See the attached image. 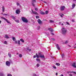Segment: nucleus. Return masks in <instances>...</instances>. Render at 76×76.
<instances>
[{"label":"nucleus","mask_w":76,"mask_h":76,"mask_svg":"<svg viewBox=\"0 0 76 76\" xmlns=\"http://www.w3.org/2000/svg\"><path fill=\"white\" fill-rule=\"evenodd\" d=\"M20 41L22 42H24V40L22 39H20Z\"/></svg>","instance_id":"nucleus-20"},{"label":"nucleus","mask_w":76,"mask_h":76,"mask_svg":"<svg viewBox=\"0 0 76 76\" xmlns=\"http://www.w3.org/2000/svg\"><path fill=\"white\" fill-rule=\"evenodd\" d=\"M69 47H71V46H70V45H68Z\"/></svg>","instance_id":"nucleus-56"},{"label":"nucleus","mask_w":76,"mask_h":76,"mask_svg":"<svg viewBox=\"0 0 76 76\" xmlns=\"http://www.w3.org/2000/svg\"><path fill=\"white\" fill-rule=\"evenodd\" d=\"M56 76H57V75H58V73L57 72L56 73Z\"/></svg>","instance_id":"nucleus-45"},{"label":"nucleus","mask_w":76,"mask_h":76,"mask_svg":"<svg viewBox=\"0 0 76 76\" xmlns=\"http://www.w3.org/2000/svg\"><path fill=\"white\" fill-rule=\"evenodd\" d=\"M31 50V49H29L28 51H30Z\"/></svg>","instance_id":"nucleus-52"},{"label":"nucleus","mask_w":76,"mask_h":76,"mask_svg":"<svg viewBox=\"0 0 76 76\" xmlns=\"http://www.w3.org/2000/svg\"><path fill=\"white\" fill-rule=\"evenodd\" d=\"M65 9V6H61L60 8V10H61V11H63L64 9Z\"/></svg>","instance_id":"nucleus-3"},{"label":"nucleus","mask_w":76,"mask_h":76,"mask_svg":"<svg viewBox=\"0 0 76 76\" xmlns=\"http://www.w3.org/2000/svg\"><path fill=\"white\" fill-rule=\"evenodd\" d=\"M4 10H5V8H4V7H2V11L3 12H4Z\"/></svg>","instance_id":"nucleus-17"},{"label":"nucleus","mask_w":76,"mask_h":76,"mask_svg":"<svg viewBox=\"0 0 76 76\" xmlns=\"http://www.w3.org/2000/svg\"><path fill=\"white\" fill-rule=\"evenodd\" d=\"M4 44H6V45H7V41H5Z\"/></svg>","instance_id":"nucleus-25"},{"label":"nucleus","mask_w":76,"mask_h":76,"mask_svg":"<svg viewBox=\"0 0 76 76\" xmlns=\"http://www.w3.org/2000/svg\"><path fill=\"white\" fill-rule=\"evenodd\" d=\"M18 54H19V53H17V54L18 55Z\"/></svg>","instance_id":"nucleus-61"},{"label":"nucleus","mask_w":76,"mask_h":76,"mask_svg":"<svg viewBox=\"0 0 76 76\" xmlns=\"http://www.w3.org/2000/svg\"><path fill=\"white\" fill-rule=\"evenodd\" d=\"M35 10H36V11H37V10H38V9H37V8H35Z\"/></svg>","instance_id":"nucleus-40"},{"label":"nucleus","mask_w":76,"mask_h":76,"mask_svg":"<svg viewBox=\"0 0 76 76\" xmlns=\"http://www.w3.org/2000/svg\"><path fill=\"white\" fill-rule=\"evenodd\" d=\"M72 22H74L75 20H72Z\"/></svg>","instance_id":"nucleus-51"},{"label":"nucleus","mask_w":76,"mask_h":76,"mask_svg":"<svg viewBox=\"0 0 76 76\" xmlns=\"http://www.w3.org/2000/svg\"><path fill=\"white\" fill-rule=\"evenodd\" d=\"M37 67H39V64H37Z\"/></svg>","instance_id":"nucleus-35"},{"label":"nucleus","mask_w":76,"mask_h":76,"mask_svg":"<svg viewBox=\"0 0 76 76\" xmlns=\"http://www.w3.org/2000/svg\"><path fill=\"white\" fill-rule=\"evenodd\" d=\"M1 20H0V24H1Z\"/></svg>","instance_id":"nucleus-49"},{"label":"nucleus","mask_w":76,"mask_h":76,"mask_svg":"<svg viewBox=\"0 0 76 76\" xmlns=\"http://www.w3.org/2000/svg\"><path fill=\"white\" fill-rule=\"evenodd\" d=\"M50 23H54V21H53V20H50Z\"/></svg>","instance_id":"nucleus-24"},{"label":"nucleus","mask_w":76,"mask_h":76,"mask_svg":"<svg viewBox=\"0 0 76 76\" xmlns=\"http://www.w3.org/2000/svg\"><path fill=\"white\" fill-rule=\"evenodd\" d=\"M61 25H62L63 26V24H61Z\"/></svg>","instance_id":"nucleus-59"},{"label":"nucleus","mask_w":76,"mask_h":76,"mask_svg":"<svg viewBox=\"0 0 76 76\" xmlns=\"http://www.w3.org/2000/svg\"><path fill=\"white\" fill-rule=\"evenodd\" d=\"M56 65H57V66H60V64H59V63H56Z\"/></svg>","instance_id":"nucleus-26"},{"label":"nucleus","mask_w":76,"mask_h":76,"mask_svg":"<svg viewBox=\"0 0 76 76\" xmlns=\"http://www.w3.org/2000/svg\"><path fill=\"white\" fill-rule=\"evenodd\" d=\"M51 34L52 35H54V34L53 33H51Z\"/></svg>","instance_id":"nucleus-47"},{"label":"nucleus","mask_w":76,"mask_h":76,"mask_svg":"<svg viewBox=\"0 0 76 76\" xmlns=\"http://www.w3.org/2000/svg\"><path fill=\"white\" fill-rule=\"evenodd\" d=\"M36 19H39V16H36Z\"/></svg>","instance_id":"nucleus-30"},{"label":"nucleus","mask_w":76,"mask_h":76,"mask_svg":"<svg viewBox=\"0 0 76 76\" xmlns=\"http://www.w3.org/2000/svg\"><path fill=\"white\" fill-rule=\"evenodd\" d=\"M72 66L75 68H76V63H74L72 64Z\"/></svg>","instance_id":"nucleus-9"},{"label":"nucleus","mask_w":76,"mask_h":76,"mask_svg":"<svg viewBox=\"0 0 76 76\" xmlns=\"http://www.w3.org/2000/svg\"><path fill=\"white\" fill-rule=\"evenodd\" d=\"M44 3H46V2L44 1Z\"/></svg>","instance_id":"nucleus-57"},{"label":"nucleus","mask_w":76,"mask_h":76,"mask_svg":"<svg viewBox=\"0 0 76 76\" xmlns=\"http://www.w3.org/2000/svg\"><path fill=\"white\" fill-rule=\"evenodd\" d=\"M18 43L19 44V45H20V40L18 41Z\"/></svg>","instance_id":"nucleus-36"},{"label":"nucleus","mask_w":76,"mask_h":76,"mask_svg":"<svg viewBox=\"0 0 76 76\" xmlns=\"http://www.w3.org/2000/svg\"><path fill=\"white\" fill-rule=\"evenodd\" d=\"M66 23L67 25H70V23L68 22H66Z\"/></svg>","instance_id":"nucleus-31"},{"label":"nucleus","mask_w":76,"mask_h":76,"mask_svg":"<svg viewBox=\"0 0 76 76\" xmlns=\"http://www.w3.org/2000/svg\"><path fill=\"white\" fill-rule=\"evenodd\" d=\"M0 76H4V74L2 72L0 73Z\"/></svg>","instance_id":"nucleus-15"},{"label":"nucleus","mask_w":76,"mask_h":76,"mask_svg":"<svg viewBox=\"0 0 76 76\" xmlns=\"http://www.w3.org/2000/svg\"><path fill=\"white\" fill-rule=\"evenodd\" d=\"M36 60H37V61H40V59H39V58H37Z\"/></svg>","instance_id":"nucleus-27"},{"label":"nucleus","mask_w":76,"mask_h":76,"mask_svg":"<svg viewBox=\"0 0 76 76\" xmlns=\"http://www.w3.org/2000/svg\"><path fill=\"white\" fill-rule=\"evenodd\" d=\"M38 22L39 23V24H41L42 23V21L40 20V19H39L38 20Z\"/></svg>","instance_id":"nucleus-7"},{"label":"nucleus","mask_w":76,"mask_h":76,"mask_svg":"<svg viewBox=\"0 0 76 76\" xmlns=\"http://www.w3.org/2000/svg\"><path fill=\"white\" fill-rule=\"evenodd\" d=\"M16 12L17 14H19L20 13V11L19 9H18L16 10Z\"/></svg>","instance_id":"nucleus-6"},{"label":"nucleus","mask_w":76,"mask_h":76,"mask_svg":"<svg viewBox=\"0 0 76 76\" xmlns=\"http://www.w3.org/2000/svg\"><path fill=\"white\" fill-rule=\"evenodd\" d=\"M36 57H37V56H36V55H34V58H36Z\"/></svg>","instance_id":"nucleus-41"},{"label":"nucleus","mask_w":76,"mask_h":76,"mask_svg":"<svg viewBox=\"0 0 76 76\" xmlns=\"http://www.w3.org/2000/svg\"><path fill=\"white\" fill-rule=\"evenodd\" d=\"M15 42L16 44H18V41H15Z\"/></svg>","instance_id":"nucleus-39"},{"label":"nucleus","mask_w":76,"mask_h":76,"mask_svg":"<svg viewBox=\"0 0 76 76\" xmlns=\"http://www.w3.org/2000/svg\"><path fill=\"white\" fill-rule=\"evenodd\" d=\"M72 9H73L74 8H75V6H76V4H73L72 5Z\"/></svg>","instance_id":"nucleus-11"},{"label":"nucleus","mask_w":76,"mask_h":76,"mask_svg":"<svg viewBox=\"0 0 76 76\" xmlns=\"http://www.w3.org/2000/svg\"><path fill=\"white\" fill-rule=\"evenodd\" d=\"M32 12L33 14H35V15H38V13L37 12L35 11H32Z\"/></svg>","instance_id":"nucleus-13"},{"label":"nucleus","mask_w":76,"mask_h":76,"mask_svg":"<svg viewBox=\"0 0 76 76\" xmlns=\"http://www.w3.org/2000/svg\"><path fill=\"white\" fill-rule=\"evenodd\" d=\"M27 50H29V48H28V47H27Z\"/></svg>","instance_id":"nucleus-46"},{"label":"nucleus","mask_w":76,"mask_h":76,"mask_svg":"<svg viewBox=\"0 0 76 76\" xmlns=\"http://www.w3.org/2000/svg\"><path fill=\"white\" fill-rule=\"evenodd\" d=\"M19 57H21L22 56V55L21 54H20L19 55Z\"/></svg>","instance_id":"nucleus-28"},{"label":"nucleus","mask_w":76,"mask_h":76,"mask_svg":"<svg viewBox=\"0 0 76 76\" xmlns=\"http://www.w3.org/2000/svg\"><path fill=\"white\" fill-rule=\"evenodd\" d=\"M48 11H45V14H48Z\"/></svg>","instance_id":"nucleus-32"},{"label":"nucleus","mask_w":76,"mask_h":76,"mask_svg":"<svg viewBox=\"0 0 76 76\" xmlns=\"http://www.w3.org/2000/svg\"><path fill=\"white\" fill-rule=\"evenodd\" d=\"M32 6L34 7L35 6V4H34L33 3H32Z\"/></svg>","instance_id":"nucleus-34"},{"label":"nucleus","mask_w":76,"mask_h":76,"mask_svg":"<svg viewBox=\"0 0 76 76\" xmlns=\"http://www.w3.org/2000/svg\"><path fill=\"white\" fill-rule=\"evenodd\" d=\"M36 57L37 58H39V55L37 54V53H36Z\"/></svg>","instance_id":"nucleus-21"},{"label":"nucleus","mask_w":76,"mask_h":76,"mask_svg":"<svg viewBox=\"0 0 76 76\" xmlns=\"http://www.w3.org/2000/svg\"><path fill=\"white\" fill-rule=\"evenodd\" d=\"M41 0V1H42L43 0Z\"/></svg>","instance_id":"nucleus-63"},{"label":"nucleus","mask_w":76,"mask_h":76,"mask_svg":"<svg viewBox=\"0 0 76 76\" xmlns=\"http://www.w3.org/2000/svg\"><path fill=\"white\" fill-rule=\"evenodd\" d=\"M56 46V47L57 49H58V50H60V47H59V46H58V44H57Z\"/></svg>","instance_id":"nucleus-10"},{"label":"nucleus","mask_w":76,"mask_h":76,"mask_svg":"<svg viewBox=\"0 0 76 76\" xmlns=\"http://www.w3.org/2000/svg\"><path fill=\"white\" fill-rule=\"evenodd\" d=\"M41 54V53H39V56H40V57L41 58H45V57H44V55H40Z\"/></svg>","instance_id":"nucleus-8"},{"label":"nucleus","mask_w":76,"mask_h":76,"mask_svg":"<svg viewBox=\"0 0 76 76\" xmlns=\"http://www.w3.org/2000/svg\"><path fill=\"white\" fill-rule=\"evenodd\" d=\"M62 15H63V14H62Z\"/></svg>","instance_id":"nucleus-62"},{"label":"nucleus","mask_w":76,"mask_h":76,"mask_svg":"<svg viewBox=\"0 0 76 76\" xmlns=\"http://www.w3.org/2000/svg\"><path fill=\"white\" fill-rule=\"evenodd\" d=\"M40 28V26H38V28H39V29Z\"/></svg>","instance_id":"nucleus-48"},{"label":"nucleus","mask_w":76,"mask_h":76,"mask_svg":"<svg viewBox=\"0 0 76 76\" xmlns=\"http://www.w3.org/2000/svg\"><path fill=\"white\" fill-rule=\"evenodd\" d=\"M60 16L61 17H63V16H62V15H60Z\"/></svg>","instance_id":"nucleus-54"},{"label":"nucleus","mask_w":76,"mask_h":76,"mask_svg":"<svg viewBox=\"0 0 76 76\" xmlns=\"http://www.w3.org/2000/svg\"><path fill=\"white\" fill-rule=\"evenodd\" d=\"M3 15H5V16H7V14H3Z\"/></svg>","instance_id":"nucleus-43"},{"label":"nucleus","mask_w":76,"mask_h":76,"mask_svg":"<svg viewBox=\"0 0 76 76\" xmlns=\"http://www.w3.org/2000/svg\"><path fill=\"white\" fill-rule=\"evenodd\" d=\"M12 40L15 41V40H16V39L15 38V37H14L12 38Z\"/></svg>","instance_id":"nucleus-23"},{"label":"nucleus","mask_w":76,"mask_h":76,"mask_svg":"<svg viewBox=\"0 0 76 76\" xmlns=\"http://www.w3.org/2000/svg\"><path fill=\"white\" fill-rule=\"evenodd\" d=\"M70 72H68L67 73H68V74H69V73H70Z\"/></svg>","instance_id":"nucleus-53"},{"label":"nucleus","mask_w":76,"mask_h":76,"mask_svg":"<svg viewBox=\"0 0 76 76\" xmlns=\"http://www.w3.org/2000/svg\"><path fill=\"white\" fill-rule=\"evenodd\" d=\"M52 39L53 41H54L55 40V39L54 38H52Z\"/></svg>","instance_id":"nucleus-38"},{"label":"nucleus","mask_w":76,"mask_h":76,"mask_svg":"<svg viewBox=\"0 0 76 76\" xmlns=\"http://www.w3.org/2000/svg\"><path fill=\"white\" fill-rule=\"evenodd\" d=\"M8 56L10 57V58H11V57H12V55L11 54H10L9 53H8Z\"/></svg>","instance_id":"nucleus-18"},{"label":"nucleus","mask_w":76,"mask_h":76,"mask_svg":"<svg viewBox=\"0 0 76 76\" xmlns=\"http://www.w3.org/2000/svg\"><path fill=\"white\" fill-rule=\"evenodd\" d=\"M53 68L55 69H56V67L55 66H53Z\"/></svg>","instance_id":"nucleus-42"},{"label":"nucleus","mask_w":76,"mask_h":76,"mask_svg":"<svg viewBox=\"0 0 76 76\" xmlns=\"http://www.w3.org/2000/svg\"><path fill=\"white\" fill-rule=\"evenodd\" d=\"M71 73H74L76 75V72H73V71H72V72H70Z\"/></svg>","instance_id":"nucleus-29"},{"label":"nucleus","mask_w":76,"mask_h":76,"mask_svg":"<svg viewBox=\"0 0 76 76\" xmlns=\"http://www.w3.org/2000/svg\"><path fill=\"white\" fill-rule=\"evenodd\" d=\"M69 42V41L68 40H66L65 41V42L64 43V44H67Z\"/></svg>","instance_id":"nucleus-16"},{"label":"nucleus","mask_w":76,"mask_h":76,"mask_svg":"<svg viewBox=\"0 0 76 76\" xmlns=\"http://www.w3.org/2000/svg\"><path fill=\"white\" fill-rule=\"evenodd\" d=\"M62 34L63 35H66L67 32V30L65 28H62Z\"/></svg>","instance_id":"nucleus-1"},{"label":"nucleus","mask_w":76,"mask_h":76,"mask_svg":"<svg viewBox=\"0 0 76 76\" xmlns=\"http://www.w3.org/2000/svg\"><path fill=\"white\" fill-rule=\"evenodd\" d=\"M64 54H62V55H61V57H62V58H64Z\"/></svg>","instance_id":"nucleus-22"},{"label":"nucleus","mask_w":76,"mask_h":76,"mask_svg":"<svg viewBox=\"0 0 76 76\" xmlns=\"http://www.w3.org/2000/svg\"><path fill=\"white\" fill-rule=\"evenodd\" d=\"M40 14H42V15H45V13L42 11H41L40 12Z\"/></svg>","instance_id":"nucleus-19"},{"label":"nucleus","mask_w":76,"mask_h":76,"mask_svg":"<svg viewBox=\"0 0 76 76\" xmlns=\"http://www.w3.org/2000/svg\"><path fill=\"white\" fill-rule=\"evenodd\" d=\"M16 4H17V6H19V3L17 2L16 3Z\"/></svg>","instance_id":"nucleus-37"},{"label":"nucleus","mask_w":76,"mask_h":76,"mask_svg":"<svg viewBox=\"0 0 76 76\" xmlns=\"http://www.w3.org/2000/svg\"><path fill=\"white\" fill-rule=\"evenodd\" d=\"M48 31H50L51 32H53V29L51 28H48Z\"/></svg>","instance_id":"nucleus-12"},{"label":"nucleus","mask_w":76,"mask_h":76,"mask_svg":"<svg viewBox=\"0 0 76 76\" xmlns=\"http://www.w3.org/2000/svg\"><path fill=\"white\" fill-rule=\"evenodd\" d=\"M69 76H73V75H72V74H69Z\"/></svg>","instance_id":"nucleus-44"},{"label":"nucleus","mask_w":76,"mask_h":76,"mask_svg":"<svg viewBox=\"0 0 76 76\" xmlns=\"http://www.w3.org/2000/svg\"><path fill=\"white\" fill-rule=\"evenodd\" d=\"M21 19L23 22H25V23H28V20L27 19L24 17H22L21 18Z\"/></svg>","instance_id":"nucleus-2"},{"label":"nucleus","mask_w":76,"mask_h":76,"mask_svg":"<svg viewBox=\"0 0 76 76\" xmlns=\"http://www.w3.org/2000/svg\"><path fill=\"white\" fill-rule=\"evenodd\" d=\"M74 48L76 49V47H74Z\"/></svg>","instance_id":"nucleus-55"},{"label":"nucleus","mask_w":76,"mask_h":76,"mask_svg":"<svg viewBox=\"0 0 76 76\" xmlns=\"http://www.w3.org/2000/svg\"><path fill=\"white\" fill-rule=\"evenodd\" d=\"M32 1L33 3H34V2H36V0H32Z\"/></svg>","instance_id":"nucleus-33"},{"label":"nucleus","mask_w":76,"mask_h":76,"mask_svg":"<svg viewBox=\"0 0 76 76\" xmlns=\"http://www.w3.org/2000/svg\"><path fill=\"white\" fill-rule=\"evenodd\" d=\"M2 19H4V20H5L8 23H10V22H9L8 20H7L4 17H2Z\"/></svg>","instance_id":"nucleus-5"},{"label":"nucleus","mask_w":76,"mask_h":76,"mask_svg":"<svg viewBox=\"0 0 76 76\" xmlns=\"http://www.w3.org/2000/svg\"><path fill=\"white\" fill-rule=\"evenodd\" d=\"M17 21L18 22H19V21L17 20Z\"/></svg>","instance_id":"nucleus-60"},{"label":"nucleus","mask_w":76,"mask_h":76,"mask_svg":"<svg viewBox=\"0 0 76 76\" xmlns=\"http://www.w3.org/2000/svg\"><path fill=\"white\" fill-rule=\"evenodd\" d=\"M5 38L7 39H8V38H9V36H8L7 35H5Z\"/></svg>","instance_id":"nucleus-14"},{"label":"nucleus","mask_w":76,"mask_h":76,"mask_svg":"<svg viewBox=\"0 0 76 76\" xmlns=\"http://www.w3.org/2000/svg\"><path fill=\"white\" fill-rule=\"evenodd\" d=\"M60 76H64V75H63L62 74V75H60Z\"/></svg>","instance_id":"nucleus-50"},{"label":"nucleus","mask_w":76,"mask_h":76,"mask_svg":"<svg viewBox=\"0 0 76 76\" xmlns=\"http://www.w3.org/2000/svg\"><path fill=\"white\" fill-rule=\"evenodd\" d=\"M6 65L7 66H10V62L8 61H7L6 63Z\"/></svg>","instance_id":"nucleus-4"},{"label":"nucleus","mask_w":76,"mask_h":76,"mask_svg":"<svg viewBox=\"0 0 76 76\" xmlns=\"http://www.w3.org/2000/svg\"><path fill=\"white\" fill-rule=\"evenodd\" d=\"M36 75L35 74H34V76H36Z\"/></svg>","instance_id":"nucleus-58"}]
</instances>
